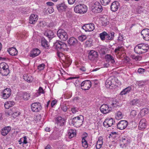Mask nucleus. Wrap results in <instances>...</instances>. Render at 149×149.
I'll return each mask as SVG.
<instances>
[{
    "label": "nucleus",
    "instance_id": "obj_1",
    "mask_svg": "<svg viewBox=\"0 0 149 149\" xmlns=\"http://www.w3.org/2000/svg\"><path fill=\"white\" fill-rule=\"evenodd\" d=\"M149 49L148 45L146 43H140L134 47V51L137 54H142L147 52Z\"/></svg>",
    "mask_w": 149,
    "mask_h": 149
},
{
    "label": "nucleus",
    "instance_id": "obj_2",
    "mask_svg": "<svg viewBox=\"0 0 149 149\" xmlns=\"http://www.w3.org/2000/svg\"><path fill=\"white\" fill-rule=\"evenodd\" d=\"M87 9V7L86 5L83 4H80L74 7V11L76 13L83 14L86 12Z\"/></svg>",
    "mask_w": 149,
    "mask_h": 149
},
{
    "label": "nucleus",
    "instance_id": "obj_3",
    "mask_svg": "<svg viewBox=\"0 0 149 149\" xmlns=\"http://www.w3.org/2000/svg\"><path fill=\"white\" fill-rule=\"evenodd\" d=\"M9 66L5 62L0 63V73L3 76H7L9 73Z\"/></svg>",
    "mask_w": 149,
    "mask_h": 149
},
{
    "label": "nucleus",
    "instance_id": "obj_4",
    "mask_svg": "<svg viewBox=\"0 0 149 149\" xmlns=\"http://www.w3.org/2000/svg\"><path fill=\"white\" fill-rule=\"evenodd\" d=\"M6 114L8 116H11L15 118L20 115L21 113L17 108L15 107L6 112Z\"/></svg>",
    "mask_w": 149,
    "mask_h": 149
},
{
    "label": "nucleus",
    "instance_id": "obj_5",
    "mask_svg": "<svg viewBox=\"0 0 149 149\" xmlns=\"http://www.w3.org/2000/svg\"><path fill=\"white\" fill-rule=\"evenodd\" d=\"M116 78L113 77L109 78L107 79L105 82L106 86L107 88L112 89L115 87L116 86Z\"/></svg>",
    "mask_w": 149,
    "mask_h": 149
},
{
    "label": "nucleus",
    "instance_id": "obj_6",
    "mask_svg": "<svg viewBox=\"0 0 149 149\" xmlns=\"http://www.w3.org/2000/svg\"><path fill=\"white\" fill-rule=\"evenodd\" d=\"M83 118V116L81 115L75 117L72 120V123L77 127H79L82 124Z\"/></svg>",
    "mask_w": 149,
    "mask_h": 149
},
{
    "label": "nucleus",
    "instance_id": "obj_7",
    "mask_svg": "<svg viewBox=\"0 0 149 149\" xmlns=\"http://www.w3.org/2000/svg\"><path fill=\"white\" fill-rule=\"evenodd\" d=\"M91 10L93 13H100L102 10V6L98 2H95L91 7Z\"/></svg>",
    "mask_w": 149,
    "mask_h": 149
},
{
    "label": "nucleus",
    "instance_id": "obj_8",
    "mask_svg": "<svg viewBox=\"0 0 149 149\" xmlns=\"http://www.w3.org/2000/svg\"><path fill=\"white\" fill-rule=\"evenodd\" d=\"M108 104L111 107V110L113 108H116L118 107L121 106V104L119 103L118 100L114 98L110 99Z\"/></svg>",
    "mask_w": 149,
    "mask_h": 149
},
{
    "label": "nucleus",
    "instance_id": "obj_9",
    "mask_svg": "<svg viewBox=\"0 0 149 149\" xmlns=\"http://www.w3.org/2000/svg\"><path fill=\"white\" fill-rule=\"evenodd\" d=\"M57 35L59 38L62 41H65L68 38L67 33L63 29H59L57 33Z\"/></svg>",
    "mask_w": 149,
    "mask_h": 149
},
{
    "label": "nucleus",
    "instance_id": "obj_10",
    "mask_svg": "<svg viewBox=\"0 0 149 149\" xmlns=\"http://www.w3.org/2000/svg\"><path fill=\"white\" fill-rule=\"evenodd\" d=\"M32 111L33 112H37L40 111L42 109L41 104L39 102L32 103L31 106Z\"/></svg>",
    "mask_w": 149,
    "mask_h": 149
},
{
    "label": "nucleus",
    "instance_id": "obj_11",
    "mask_svg": "<svg viewBox=\"0 0 149 149\" xmlns=\"http://www.w3.org/2000/svg\"><path fill=\"white\" fill-rule=\"evenodd\" d=\"M115 121L111 118H108L105 119L103 123L104 126L107 128L111 126L115 123Z\"/></svg>",
    "mask_w": 149,
    "mask_h": 149
},
{
    "label": "nucleus",
    "instance_id": "obj_12",
    "mask_svg": "<svg viewBox=\"0 0 149 149\" xmlns=\"http://www.w3.org/2000/svg\"><path fill=\"white\" fill-rule=\"evenodd\" d=\"M91 86V83L89 80H86L81 84V88L84 90H89Z\"/></svg>",
    "mask_w": 149,
    "mask_h": 149
},
{
    "label": "nucleus",
    "instance_id": "obj_13",
    "mask_svg": "<svg viewBox=\"0 0 149 149\" xmlns=\"http://www.w3.org/2000/svg\"><path fill=\"white\" fill-rule=\"evenodd\" d=\"M100 110L101 112L104 114H107L112 110L111 107L108 104L102 105Z\"/></svg>",
    "mask_w": 149,
    "mask_h": 149
},
{
    "label": "nucleus",
    "instance_id": "obj_14",
    "mask_svg": "<svg viewBox=\"0 0 149 149\" xmlns=\"http://www.w3.org/2000/svg\"><path fill=\"white\" fill-rule=\"evenodd\" d=\"M17 97H19V99H23L25 100H27L30 97V93L25 92H21L17 95Z\"/></svg>",
    "mask_w": 149,
    "mask_h": 149
},
{
    "label": "nucleus",
    "instance_id": "obj_15",
    "mask_svg": "<svg viewBox=\"0 0 149 149\" xmlns=\"http://www.w3.org/2000/svg\"><path fill=\"white\" fill-rule=\"evenodd\" d=\"M95 25L93 23L86 24L83 25L82 28L86 32L93 31L95 29Z\"/></svg>",
    "mask_w": 149,
    "mask_h": 149
},
{
    "label": "nucleus",
    "instance_id": "obj_16",
    "mask_svg": "<svg viewBox=\"0 0 149 149\" xmlns=\"http://www.w3.org/2000/svg\"><path fill=\"white\" fill-rule=\"evenodd\" d=\"M128 122L126 120H121L117 124L118 129L123 130L125 129L128 125Z\"/></svg>",
    "mask_w": 149,
    "mask_h": 149
},
{
    "label": "nucleus",
    "instance_id": "obj_17",
    "mask_svg": "<svg viewBox=\"0 0 149 149\" xmlns=\"http://www.w3.org/2000/svg\"><path fill=\"white\" fill-rule=\"evenodd\" d=\"M11 93V90L10 88H6L5 89L2 93V96L4 99L8 98L10 96Z\"/></svg>",
    "mask_w": 149,
    "mask_h": 149
},
{
    "label": "nucleus",
    "instance_id": "obj_18",
    "mask_svg": "<svg viewBox=\"0 0 149 149\" xmlns=\"http://www.w3.org/2000/svg\"><path fill=\"white\" fill-rule=\"evenodd\" d=\"M56 7L58 11L60 12H62L63 11L66 12L69 9L67 6L64 3L57 5L56 6Z\"/></svg>",
    "mask_w": 149,
    "mask_h": 149
},
{
    "label": "nucleus",
    "instance_id": "obj_19",
    "mask_svg": "<svg viewBox=\"0 0 149 149\" xmlns=\"http://www.w3.org/2000/svg\"><path fill=\"white\" fill-rule=\"evenodd\" d=\"M143 38L145 40H149V29H143L141 32Z\"/></svg>",
    "mask_w": 149,
    "mask_h": 149
},
{
    "label": "nucleus",
    "instance_id": "obj_20",
    "mask_svg": "<svg viewBox=\"0 0 149 149\" xmlns=\"http://www.w3.org/2000/svg\"><path fill=\"white\" fill-rule=\"evenodd\" d=\"M56 47L57 48L61 49L62 50L67 51L68 49L66 44L61 41L56 43Z\"/></svg>",
    "mask_w": 149,
    "mask_h": 149
},
{
    "label": "nucleus",
    "instance_id": "obj_21",
    "mask_svg": "<svg viewBox=\"0 0 149 149\" xmlns=\"http://www.w3.org/2000/svg\"><path fill=\"white\" fill-rule=\"evenodd\" d=\"M147 123L146 119L144 118L141 119L140 120L139 125V128L140 130H143L146 127Z\"/></svg>",
    "mask_w": 149,
    "mask_h": 149
},
{
    "label": "nucleus",
    "instance_id": "obj_22",
    "mask_svg": "<svg viewBox=\"0 0 149 149\" xmlns=\"http://www.w3.org/2000/svg\"><path fill=\"white\" fill-rule=\"evenodd\" d=\"M130 141L127 137L124 136L123 137L122 139L120 140V146L123 147L124 146H126L129 144Z\"/></svg>",
    "mask_w": 149,
    "mask_h": 149
},
{
    "label": "nucleus",
    "instance_id": "obj_23",
    "mask_svg": "<svg viewBox=\"0 0 149 149\" xmlns=\"http://www.w3.org/2000/svg\"><path fill=\"white\" fill-rule=\"evenodd\" d=\"M40 50L38 48L33 49L30 52L29 56L34 58L38 56L40 53Z\"/></svg>",
    "mask_w": 149,
    "mask_h": 149
},
{
    "label": "nucleus",
    "instance_id": "obj_24",
    "mask_svg": "<svg viewBox=\"0 0 149 149\" xmlns=\"http://www.w3.org/2000/svg\"><path fill=\"white\" fill-rule=\"evenodd\" d=\"M120 7V4L117 1H114L113 2L111 6V10L113 12L117 10Z\"/></svg>",
    "mask_w": 149,
    "mask_h": 149
},
{
    "label": "nucleus",
    "instance_id": "obj_25",
    "mask_svg": "<svg viewBox=\"0 0 149 149\" xmlns=\"http://www.w3.org/2000/svg\"><path fill=\"white\" fill-rule=\"evenodd\" d=\"M97 52L94 50H91L89 52L88 57L89 59L93 60L97 57Z\"/></svg>",
    "mask_w": 149,
    "mask_h": 149
},
{
    "label": "nucleus",
    "instance_id": "obj_26",
    "mask_svg": "<svg viewBox=\"0 0 149 149\" xmlns=\"http://www.w3.org/2000/svg\"><path fill=\"white\" fill-rule=\"evenodd\" d=\"M24 79L29 83L32 82L33 80V77L30 74H24L23 76Z\"/></svg>",
    "mask_w": 149,
    "mask_h": 149
},
{
    "label": "nucleus",
    "instance_id": "obj_27",
    "mask_svg": "<svg viewBox=\"0 0 149 149\" xmlns=\"http://www.w3.org/2000/svg\"><path fill=\"white\" fill-rule=\"evenodd\" d=\"M7 51L10 55L12 56H16L17 54V49L14 47H11L8 48Z\"/></svg>",
    "mask_w": 149,
    "mask_h": 149
},
{
    "label": "nucleus",
    "instance_id": "obj_28",
    "mask_svg": "<svg viewBox=\"0 0 149 149\" xmlns=\"http://www.w3.org/2000/svg\"><path fill=\"white\" fill-rule=\"evenodd\" d=\"M103 144V138L102 137L100 136L99 137L98 140L96 142V149H100L102 147Z\"/></svg>",
    "mask_w": 149,
    "mask_h": 149
},
{
    "label": "nucleus",
    "instance_id": "obj_29",
    "mask_svg": "<svg viewBox=\"0 0 149 149\" xmlns=\"http://www.w3.org/2000/svg\"><path fill=\"white\" fill-rule=\"evenodd\" d=\"M65 122V119L61 117H58L56 119V123L59 126L63 125Z\"/></svg>",
    "mask_w": 149,
    "mask_h": 149
},
{
    "label": "nucleus",
    "instance_id": "obj_30",
    "mask_svg": "<svg viewBox=\"0 0 149 149\" xmlns=\"http://www.w3.org/2000/svg\"><path fill=\"white\" fill-rule=\"evenodd\" d=\"M38 19V16L37 15L32 14L30 17L29 22L31 24H34Z\"/></svg>",
    "mask_w": 149,
    "mask_h": 149
},
{
    "label": "nucleus",
    "instance_id": "obj_31",
    "mask_svg": "<svg viewBox=\"0 0 149 149\" xmlns=\"http://www.w3.org/2000/svg\"><path fill=\"white\" fill-rule=\"evenodd\" d=\"M105 57L106 59V61L110 62L112 64H113L115 63L113 57L110 54H107Z\"/></svg>",
    "mask_w": 149,
    "mask_h": 149
},
{
    "label": "nucleus",
    "instance_id": "obj_32",
    "mask_svg": "<svg viewBox=\"0 0 149 149\" xmlns=\"http://www.w3.org/2000/svg\"><path fill=\"white\" fill-rule=\"evenodd\" d=\"M101 23L102 25L106 26L109 23V19H107V16L102 17L100 19Z\"/></svg>",
    "mask_w": 149,
    "mask_h": 149
},
{
    "label": "nucleus",
    "instance_id": "obj_33",
    "mask_svg": "<svg viewBox=\"0 0 149 149\" xmlns=\"http://www.w3.org/2000/svg\"><path fill=\"white\" fill-rule=\"evenodd\" d=\"M11 127L10 126L6 127H4L1 132V134L3 136H6L10 131Z\"/></svg>",
    "mask_w": 149,
    "mask_h": 149
},
{
    "label": "nucleus",
    "instance_id": "obj_34",
    "mask_svg": "<svg viewBox=\"0 0 149 149\" xmlns=\"http://www.w3.org/2000/svg\"><path fill=\"white\" fill-rule=\"evenodd\" d=\"M130 103L131 105L136 106L138 107L141 105L140 100L137 99H133L130 102Z\"/></svg>",
    "mask_w": 149,
    "mask_h": 149
},
{
    "label": "nucleus",
    "instance_id": "obj_35",
    "mask_svg": "<svg viewBox=\"0 0 149 149\" xmlns=\"http://www.w3.org/2000/svg\"><path fill=\"white\" fill-rule=\"evenodd\" d=\"M148 112V109L145 108L141 109L139 112L138 116L139 117H142L147 114Z\"/></svg>",
    "mask_w": 149,
    "mask_h": 149
},
{
    "label": "nucleus",
    "instance_id": "obj_36",
    "mask_svg": "<svg viewBox=\"0 0 149 149\" xmlns=\"http://www.w3.org/2000/svg\"><path fill=\"white\" fill-rule=\"evenodd\" d=\"M67 42L70 45H74L77 43V40L75 38L72 37L70 38Z\"/></svg>",
    "mask_w": 149,
    "mask_h": 149
},
{
    "label": "nucleus",
    "instance_id": "obj_37",
    "mask_svg": "<svg viewBox=\"0 0 149 149\" xmlns=\"http://www.w3.org/2000/svg\"><path fill=\"white\" fill-rule=\"evenodd\" d=\"M76 132L75 130H70L68 131V136L69 139H71L76 135Z\"/></svg>",
    "mask_w": 149,
    "mask_h": 149
},
{
    "label": "nucleus",
    "instance_id": "obj_38",
    "mask_svg": "<svg viewBox=\"0 0 149 149\" xmlns=\"http://www.w3.org/2000/svg\"><path fill=\"white\" fill-rule=\"evenodd\" d=\"M44 35L49 39H51L54 37V33L50 30H48L44 33Z\"/></svg>",
    "mask_w": 149,
    "mask_h": 149
},
{
    "label": "nucleus",
    "instance_id": "obj_39",
    "mask_svg": "<svg viewBox=\"0 0 149 149\" xmlns=\"http://www.w3.org/2000/svg\"><path fill=\"white\" fill-rule=\"evenodd\" d=\"M15 104V102L13 101H8L4 103V107L6 109H8L13 106Z\"/></svg>",
    "mask_w": 149,
    "mask_h": 149
},
{
    "label": "nucleus",
    "instance_id": "obj_40",
    "mask_svg": "<svg viewBox=\"0 0 149 149\" xmlns=\"http://www.w3.org/2000/svg\"><path fill=\"white\" fill-rule=\"evenodd\" d=\"M123 116V114L120 111H117L115 113V118L117 120H119L121 119Z\"/></svg>",
    "mask_w": 149,
    "mask_h": 149
},
{
    "label": "nucleus",
    "instance_id": "obj_41",
    "mask_svg": "<svg viewBox=\"0 0 149 149\" xmlns=\"http://www.w3.org/2000/svg\"><path fill=\"white\" fill-rule=\"evenodd\" d=\"M131 87L130 86L128 87L123 89L120 93V95H125L127 93H129L131 90Z\"/></svg>",
    "mask_w": 149,
    "mask_h": 149
},
{
    "label": "nucleus",
    "instance_id": "obj_42",
    "mask_svg": "<svg viewBox=\"0 0 149 149\" xmlns=\"http://www.w3.org/2000/svg\"><path fill=\"white\" fill-rule=\"evenodd\" d=\"M82 144L83 147L84 148H86L88 147V143L86 140V136L82 138Z\"/></svg>",
    "mask_w": 149,
    "mask_h": 149
},
{
    "label": "nucleus",
    "instance_id": "obj_43",
    "mask_svg": "<svg viewBox=\"0 0 149 149\" xmlns=\"http://www.w3.org/2000/svg\"><path fill=\"white\" fill-rule=\"evenodd\" d=\"M114 37V33L113 32H111L109 34L107 33L106 36V39L107 40H112Z\"/></svg>",
    "mask_w": 149,
    "mask_h": 149
},
{
    "label": "nucleus",
    "instance_id": "obj_44",
    "mask_svg": "<svg viewBox=\"0 0 149 149\" xmlns=\"http://www.w3.org/2000/svg\"><path fill=\"white\" fill-rule=\"evenodd\" d=\"M57 56L62 61L65 60V56L64 54L62 53L57 52Z\"/></svg>",
    "mask_w": 149,
    "mask_h": 149
},
{
    "label": "nucleus",
    "instance_id": "obj_45",
    "mask_svg": "<svg viewBox=\"0 0 149 149\" xmlns=\"http://www.w3.org/2000/svg\"><path fill=\"white\" fill-rule=\"evenodd\" d=\"M41 45L42 46L45 47H48L47 42L44 38H42Z\"/></svg>",
    "mask_w": 149,
    "mask_h": 149
},
{
    "label": "nucleus",
    "instance_id": "obj_46",
    "mask_svg": "<svg viewBox=\"0 0 149 149\" xmlns=\"http://www.w3.org/2000/svg\"><path fill=\"white\" fill-rule=\"evenodd\" d=\"M63 61L68 65H70L72 61L71 59L69 57L66 56H65V60H63Z\"/></svg>",
    "mask_w": 149,
    "mask_h": 149
},
{
    "label": "nucleus",
    "instance_id": "obj_47",
    "mask_svg": "<svg viewBox=\"0 0 149 149\" xmlns=\"http://www.w3.org/2000/svg\"><path fill=\"white\" fill-rule=\"evenodd\" d=\"M107 33L106 32L104 31L100 34V37L102 40H104L106 39V36Z\"/></svg>",
    "mask_w": 149,
    "mask_h": 149
},
{
    "label": "nucleus",
    "instance_id": "obj_48",
    "mask_svg": "<svg viewBox=\"0 0 149 149\" xmlns=\"http://www.w3.org/2000/svg\"><path fill=\"white\" fill-rule=\"evenodd\" d=\"M123 50L124 48L122 46H119L116 48L114 52L116 53L119 54V52L123 51Z\"/></svg>",
    "mask_w": 149,
    "mask_h": 149
},
{
    "label": "nucleus",
    "instance_id": "obj_49",
    "mask_svg": "<svg viewBox=\"0 0 149 149\" xmlns=\"http://www.w3.org/2000/svg\"><path fill=\"white\" fill-rule=\"evenodd\" d=\"M44 93V91L42 89V88L41 87H40L39 88L38 92L36 94V95L35 97H33V98H34L38 96L39 95H40L41 93Z\"/></svg>",
    "mask_w": 149,
    "mask_h": 149
},
{
    "label": "nucleus",
    "instance_id": "obj_50",
    "mask_svg": "<svg viewBox=\"0 0 149 149\" xmlns=\"http://www.w3.org/2000/svg\"><path fill=\"white\" fill-rule=\"evenodd\" d=\"M87 36L85 35H82L78 37L79 40L81 42H83L87 38Z\"/></svg>",
    "mask_w": 149,
    "mask_h": 149
},
{
    "label": "nucleus",
    "instance_id": "obj_51",
    "mask_svg": "<svg viewBox=\"0 0 149 149\" xmlns=\"http://www.w3.org/2000/svg\"><path fill=\"white\" fill-rule=\"evenodd\" d=\"M110 1V0H100V1L102 4L104 6L107 5Z\"/></svg>",
    "mask_w": 149,
    "mask_h": 149
},
{
    "label": "nucleus",
    "instance_id": "obj_52",
    "mask_svg": "<svg viewBox=\"0 0 149 149\" xmlns=\"http://www.w3.org/2000/svg\"><path fill=\"white\" fill-rule=\"evenodd\" d=\"M137 114L136 111L135 110H132L130 113V116L132 118L134 117Z\"/></svg>",
    "mask_w": 149,
    "mask_h": 149
},
{
    "label": "nucleus",
    "instance_id": "obj_53",
    "mask_svg": "<svg viewBox=\"0 0 149 149\" xmlns=\"http://www.w3.org/2000/svg\"><path fill=\"white\" fill-rule=\"evenodd\" d=\"M54 9L53 8L52 6H50L47 8V9L46 11V12L47 13V12H48L50 14L54 12Z\"/></svg>",
    "mask_w": 149,
    "mask_h": 149
},
{
    "label": "nucleus",
    "instance_id": "obj_54",
    "mask_svg": "<svg viewBox=\"0 0 149 149\" xmlns=\"http://www.w3.org/2000/svg\"><path fill=\"white\" fill-rule=\"evenodd\" d=\"M45 67V65L43 63L41 64L38 66V69L39 70H43Z\"/></svg>",
    "mask_w": 149,
    "mask_h": 149
},
{
    "label": "nucleus",
    "instance_id": "obj_55",
    "mask_svg": "<svg viewBox=\"0 0 149 149\" xmlns=\"http://www.w3.org/2000/svg\"><path fill=\"white\" fill-rule=\"evenodd\" d=\"M22 139L23 140V146H24V145L25 144L27 143L26 136H24L22 138Z\"/></svg>",
    "mask_w": 149,
    "mask_h": 149
},
{
    "label": "nucleus",
    "instance_id": "obj_56",
    "mask_svg": "<svg viewBox=\"0 0 149 149\" xmlns=\"http://www.w3.org/2000/svg\"><path fill=\"white\" fill-rule=\"evenodd\" d=\"M137 84L139 86H143L145 85V83L143 81H139L137 82Z\"/></svg>",
    "mask_w": 149,
    "mask_h": 149
},
{
    "label": "nucleus",
    "instance_id": "obj_57",
    "mask_svg": "<svg viewBox=\"0 0 149 149\" xmlns=\"http://www.w3.org/2000/svg\"><path fill=\"white\" fill-rule=\"evenodd\" d=\"M78 109L76 107H73L71 109V111L73 113H75L78 111Z\"/></svg>",
    "mask_w": 149,
    "mask_h": 149
},
{
    "label": "nucleus",
    "instance_id": "obj_58",
    "mask_svg": "<svg viewBox=\"0 0 149 149\" xmlns=\"http://www.w3.org/2000/svg\"><path fill=\"white\" fill-rule=\"evenodd\" d=\"M145 71V70L144 69L140 68L138 69V73L140 74H142Z\"/></svg>",
    "mask_w": 149,
    "mask_h": 149
},
{
    "label": "nucleus",
    "instance_id": "obj_59",
    "mask_svg": "<svg viewBox=\"0 0 149 149\" xmlns=\"http://www.w3.org/2000/svg\"><path fill=\"white\" fill-rule=\"evenodd\" d=\"M57 102V101L56 100H52L51 104V106L52 107H53L56 104Z\"/></svg>",
    "mask_w": 149,
    "mask_h": 149
},
{
    "label": "nucleus",
    "instance_id": "obj_60",
    "mask_svg": "<svg viewBox=\"0 0 149 149\" xmlns=\"http://www.w3.org/2000/svg\"><path fill=\"white\" fill-rule=\"evenodd\" d=\"M61 109L63 111L65 112L67 111L68 108L66 106L63 105L61 107Z\"/></svg>",
    "mask_w": 149,
    "mask_h": 149
},
{
    "label": "nucleus",
    "instance_id": "obj_61",
    "mask_svg": "<svg viewBox=\"0 0 149 149\" xmlns=\"http://www.w3.org/2000/svg\"><path fill=\"white\" fill-rule=\"evenodd\" d=\"M75 0H68V2L69 4L71 5L73 4Z\"/></svg>",
    "mask_w": 149,
    "mask_h": 149
},
{
    "label": "nucleus",
    "instance_id": "obj_62",
    "mask_svg": "<svg viewBox=\"0 0 149 149\" xmlns=\"http://www.w3.org/2000/svg\"><path fill=\"white\" fill-rule=\"evenodd\" d=\"M79 69L83 72H85L86 71V69L84 67H81L79 68Z\"/></svg>",
    "mask_w": 149,
    "mask_h": 149
},
{
    "label": "nucleus",
    "instance_id": "obj_63",
    "mask_svg": "<svg viewBox=\"0 0 149 149\" xmlns=\"http://www.w3.org/2000/svg\"><path fill=\"white\" fill-rule=\"evenodd\" d=\"M117 133L116 132H111V134H110V136H112L113 137H115L114 135H116Z\"/></svg>",
    "mask_w": 149,
    "mask_h": 149
},
{
    "label": "nucleus",
    "instance_id": "obj_64",
    "mask_svg": "<svg viewBox=\"0 0 149 149\" xmlns=\"http://www.w3.org/2000/svg\"><path fill=\"white\" fill-rule=\"evenodd\" d=\"M46 4L47 5L50 6H52L54 5V3L53 2H47Z\"/></svg>",
    "mask_w": 149,
    "mask_h": 149
}]
</instances>
